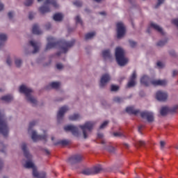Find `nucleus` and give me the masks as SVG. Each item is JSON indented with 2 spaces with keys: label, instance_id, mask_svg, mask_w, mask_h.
<instances>
[{
  "label": "nucleus",
  "instance_id": "obj_1",
  "mask_svg": "<svg viewBox=\"0 0 178 178\" xmlns=\"http://www.w3.org/2000/svg\"><path fill=\"white\" fill-rule=\"evenodd\" d=\"M47 44L45 48V51H48V49H52V48H56V47H60V49L63 54H66L67 51H69V48H72L73 45H74V42L76 41L72 40L70 42H67L66 40H60L56 42L55 38L52 36H49L47 38Z\"/></svg>",
  "mask_w": 178,
  "mask_h": 178
},
{
  "label": "nucleus",
  "instance_id": "obj_2",
  "mask_svg": "<svg viewBox=\"0 0 178 178\" xmlns=\"http://www.w3.org/2000/svg\"><path fill=\"white\" fill-rule=\"evenodd\" d=\"M140 83L141 84H143V86H145V87H148V86H149V83H151L152 86H166V84H168L166 80L154 79L151 81L149 77L147 75H144L141 77Z\"/></svg>",
  "mask_w": 178,
  "mask_h": 178
},
{
  "label": "nucleus",
  "instance_id": "obj_3",
  "mask_svg": "<svg viewBox=\"0 0 178 178\" xmlns=\"http://www.w3.org/2000/svg\"><path fill=\"white\" fill-rule=\"evenodd\" d=\"M115 59L120 66H124L129 62V60L124 57V50L121 47L115 49Z\"/></svg>",
  "mask_w": 178,
  "mask_h": 178
},
{
  "label": "nucleus",
  "instance_id": "obj_4",
  "mask_svg": "<svg viewBox=\"0 0 178 178\" xmlns=\"http://www.w3.org/2000/svg\"><path fill=\"white\" fill-rule=\"evenodd\" d=\"M19 92L26 95L29 102L33 105H37V99L31 96V92H33V90H31V88H29L26 86L22 85L19 87Z\"/></svg>",
  "mask_w": 178,
  "mask_h": 178
},
{
  "label": "nucleus",
  "instance_id": "obj_5",
  "mask_svg": "<svg viewBox=\"0 0 178 178\" xmlns=\"http://www.w3.org/2000/svg\"><path fill=\"white\" fill-rule=\"evenodd\" d=\"M24 168H26V169H33V177H37V178H46L47 177V174L44 172H38L37 170V167L34 165V163L28 161L26 162V163L24 165Z\"/></svg>",
  "mask_w": 178,
  "mask_h": 178
},
{
  "label": "nucleus",
  "instance_id": "obj_6",
  "mask_svg": "<svg viewBox=\"0 0 178 178\" xmlns=\"http://www.w3.org/2000/svg\"><path fill=\"white\" fill-rule=\"evenodd\" d=\"M52 5L54 8H59V5L56 3V1L55 0H46L44 1V6H41L39 8V12L44 15V13H48V12H51V9L47 5Z\"/></svg>",
  "mask_w": 178,
  "mask_h": 178
},
{
  "label": "nucleus",
  "instance_id": "obj_7",
  "mask_svg": "<svg viewBox=\"0 0 178 178\" xmlns=\"http://www.w3.org/2000/svg\"><path fill=\"white\" fill-rule=\"evenodd\" d=\"M95 124V123H94V122H87L84 125H79L80 129H81L83 131V138L88 137V133H91Z\"/></svg>",
  "mask_w": 178,
  "mask_h": 178
},
{
  "label": "nucleus",
  "instance_id": "obj_8",
  "mask_svg": "<svg viewBox=\"0 0 178 178\" xmlns=\"http://www.w3.org/2000/svg\"><path fill=\"white\" fill-rule=\"evenodd\" d=\"M117 26V38H122L126 34V28L123 22H118Z\"/></svg>",
  "mask_w": 178,
  "mask_h": 178
},
{
  "label": "nucleus",
  "instance_id": "obj_9",
  "mask_svg": "<svg viewBox=\"0 0 178 178\" xmlns=\"http://www.w3.org/2000/svg\"><path fill=\"white\" fill-rule=\"evenodd\" d=\"M84 159V157L81 154H75L72 156L67 159V163L70 165H74V163H79Z\"/></svg>",
  "mask_w": 178,
  "mask_h": 178
},
{
  "label": "nucleus",
  "instance_id": "obj_10",
  "mask_svg": "<svg viewBox=\"0 0 178 178\" xmlns=\"http://www.w3.org/2000/svg\"><path fill=\"white\" fill-rule=\"evenodd\" d=\"M177 109H178V106H175L171 108L164 106L161 108L160 111V114L161 115V116H166L168 112H170V113H176V111H177Z\"/></svg>",
  "mask_w": 178,
  "mask_h": 178
},
{
  "label": "nucleus",
  "instance_id": "obj_11",
  "mask_svg": "<svg viewBox=\"0 0 178 178\" xmlns=\"http://www.w3.org/2000/svg\"><path fill=\"white\" fill-rule=\"evenodd\" d=\"M31 138L34 142L39 141L40 140L41 141L47 143V135H37V132L35 131H32Z\"/></svg>",
  "mask_w": 178,
  "mask_h": 178
},
{
  "label": "nucleus",
  "instance_id": "obj_12",
  "mask_svg": "<svg viewBox=\"0 0 178 178\" xmlns=\"http://www.w3.org/2000/svg\"><path fill=\"white\" fill-rule=\"evenodd\" d=\"M67 111H69V107H67V106H64L60 108L57 113V120L58 123L60 122L62 119H63V116H65V113H66Z\"/></svg>",
  "mask_w": 178,
  "mask_h": 178
},
{
  "label": "nucleus",
  "instance_id": "obj_13",
  "mask_svg": "<svg viewBox=\"0 0 178 178\" xmlns=\"http://www.w3.org/2000/svg\"><path fill=\"white\" fill-rule=\"evenodd\" d=\"M156 98L157 101H160V102H165L166 99H168V93L159 90L156 93Z\"/></svg>",
  "mask_w": 178,
  "mask_h": 178
},
{
  "label": "nucleus",
  "instance_id": "obj_14",
  "mask_svg": "<svg viewBox=\"0 0 178 178\" xmlns=\"http://www.w3.org/2000/svg\"><path fill=\"white\" fill-rule=\"evenodd\" d=\"M64 130L65 131H71L76 137L79 136V128L74 125H67L64 127Z\"/></svg>",
  "mask_w": 178,
  "mask_h": 178
},
{
  "label": "nucleus",
  "instance_id": "obj_15",
  "mask_svg": "<svg viewBox=\"0 0 178 178\" xmlns=\"http://www.w3.org/2000/svg\"><path fill=\"white\" fill-rule=\"evenodd\" d=\"M141 118L143 119H147V122L149 123H151L154 122V113L149 112V111H143L140 113Z\"/></svg>",
  "mask_w": 178,
  "mask_h": 178
},
{
  "label": "nucleus",
  "instance_id": "obj_16",
  "mask_svg": "<svg viewBox=\"0 0 178 178\" xmlns=\"http://www.w3.org/2000/svg\"><path fill=\"white\" fill-rule=\"evenodd\" d=\"M110 81H111V76H109L108 74H103L100 79L99 87L101 88L105 87V86H106V83H108Z\"/></svg>",
  "mask_w": 178,
  "mask_h": 178
},
{
  "label": "nucleus",
  "instance_id": "obj_17",
  "mask_svg": "<svg viewBox=\"0 0 178 178\" xmlns=\"http://www.w3.org/2000/svg\"><path fill=\"white\" fill-rule=\"evenodd\" d=\"M151 28L156 30V31L160 33V34H161L162 35L165 34V33L163 32V29H162V28H161V26H159L158 24L154 23L150 24V27L147 29V33H151Z\"/></svg>",
  "mask_w": 178,
  "mask_h": 178
},
{
  "label": "nucleus",
  "instance_id": "obj_18",
  "mask_svg": "<svg viewBox=\"0 0 178 178\" xmlns=\"http://www.w3.org/2000/svg\"><path fill=\"white\" fill-rule=\"evenodd\" d=\"M22 149L24 152L25 158L30 161L31 158H33V156H31V154H30V152H29V150L27 149V145H26V143H22Z\"/></svg>",
  "mask_w": 178,
  "mask_h": 178
},
{
  "label": "nucleus",
  "instance_id": "obj_19",
  "mask_svg": "<svg viewBox=\"0 0 178 178\" xmlns=\"http://www.w3.org/2000/svg\"><path fill=\"white\" fill-rule=\"evenodd\" d=\"M137 77V73L136 71H134L132 75L131 76L130 80L127 84V86L130 88V87H134L136 86V79Z\"/></svg>",
  "mask_w": 178,
  "mask_h": 178
},
{
  "label": "nucleus",
  "instance_id": "obj_20",
  "mask_svg": "<svg viewBox=\"0 0 178 178\" xmlns=\"http://www.w3.org/2000/svg\"><path fill=\"white\" fill-rule=\"evenodd\" d=\"M33 34H35L36 35H40V34H42V31L38 26V24H35L32 28Z\"/></svg>",
  "mask_w": 178,
  "mask_h": 178
},
{
  "label": "nucleus",
  "instance_id": "obj_21",
  "mask_svg": "<svg viewBox=\"0 0 178 178\" xmlns=\"http://www.w3.org/2000/svg\"><path fill=\"white\" fill-rule=\"evenodd\" d=\"M127 113L129 115H138L140 110H135L134 106H129L126 108Z\"/></svg>",
  "mask_w": 178,
  "mask_h": 178
},
{
  "label": "nucleus",
  "instance_id": "obj_22",
  "mask_svg": "<svg viewBox=\"0 0 178 178\" xmlns=\"http://www.w3.org/2000/svg\"><path fill=\"white\" fill-rule=\"evenodd\" d=\"M92 172L93 175H98L102 172V167L101 165H96L92 168Z\"/></svg>",
  "mask_w": 178,
  "mask_h": 178
},
{
  "label": "nucleus",
  "instance_id": "obj_23",
  "mask_svg": "<svg viewBox=\"0 0 178 178\" xmlns=\"http://www.w3.org/2000/svg\"><path fill=\"white\" fill-rule=\"evenodd\" d=\"M102 57L104 59H111V50L109 49H106L102 51Z\"/></svg>",
  "mask_w": 178,
  "mask_h": 178
},
{
  "label": "nucleus",
  "instance_id": "obj_24",
  "mask_svg": "<svg viewBox=\"0 0 178 178\" xmlns=\"http://www.w3.org/2000/svg\"><path fill=\"white\" fill-rule=\"evenodd\" d=\"M53 19L55 22H62L63 20V15L62 13H56Z\"/></svg>",
  "mask_w": 178,
  "mask_h": 178
},
{
  "label": "nucleus",
  "instance_id": "obj_25",
  "mask_svg": "<svg viewBox=\"0 0 178 178\" xmlns=\"http://www.w3.org/2000/svg\"><path fill=\"white\" fill-rule=\"evenodd\" d=\"M1 101H4V102H11L13 101V96L10 95H7L1 97Z\"/></svg>",
  "mask_w": 178,
  "mask_h": 178
},
{
  "label": "nucleus",
  "instance_id": "obj_26",
  "mask_svg": "<svg viewBox=\"0 0 178 178\" xmlns=\"http://www.w3.org/2000/svg\"><path fill=\"white\" fill-rule=\"evenodd\" d=\"M29 44L34 49L33 54H37V52H38V51L40 49V48L38 47V44L37 43L34 42V41H33V40H31L29 42Z\"/></svg>",
  "mask_w": 178,
  "mask_h": 178
},
{
  "label": "nucleus",
  "instance_id": "obj_27",
  "mask_svg": "<svg viewBox=\"0 0 178 178\" xmlns=\"http://www.w3.org/2000/svg\"><path fill=\"white\" fill-rule=\"evenodd\" d=\"M82 175H85L86 176H90L92 174V168H86L81 172Z\"/></svg>",
  "mask_w": 178,
  "mask_h": 178
},
{
  "label": "nucleus",
  "instance_id": "obj_28",
  "mask_svg": "<svg viewBox=\"0 0 178 178\" xmlns=\"http://www.w3.org/2000/svg\"><path fill=\"white\" fill-rule=\"evenodd\" d=\"M50 87H51V88H55L56 90H58V88L60 87V82H52L50 83Z\"/></svg>",
  "mask_w": 178,
  "mask_h": 178
},
{
  "label": "nucleus",
  "instance_id": "obj_29",
  "mask_svg": "<svg viewBox=\"0 0 178 178\" xmlns=\"http://www.w3.org/2000/svg\"><path fill=\"white\" fill-rule=\"evenodd\" d=\"M95 35V32L88 33L85 35L86 40H91Z\"/></svg>",
  "mask_w": 178,
  "mask_h": 178
},
{
  "label": "nucleus",
  "instance_id": "obj_30",
  "mask_svg": "<svg viewBox=\"0 0 178 178\" xmlns=\"http://www.w3.org/2000/svg\"><path fill=\"white\" fill-rule=\"evenodd\" d=\"M70 120H79L80 119V115L79 114H74L69 117Z\"/></svg>",
  "mask_w": 178,
  "mask_h": 178
},
{
  "label": "nucleus",
  "instance_id": "obj_31",
  "mask_svg": "<svg viewBox=\"0 0 178 178\" xmlns=\"http://www.w3.org/2000/svg\"><path fill=\"white\" fill-rule=\"evenodd\" d=\"M113 136L114 137H121L122 138H124L126 137V136L124 135V134L122 133V132H115L113 133Z\"/></svg>",
  "mask_w": 178,
  "mask_h": 178
},
{
  "label": "nucleus",
  "instance_id": "obj_32",
  "mask_svg": "<svg viewBox=\"0 0 178 178\" xmlns=\"http://www.w3.org/2000/svg\"><path fill=\"white\" fill-rule=\"evenodd\" d=\"M75 21H76V24H81V26H83V21L81 20V18H80V16L77 15L75 17Z\"/></svg>",
  "mask_w": 178,
  "mask_h": 178
},
{
  "label": "nucleus",
  "instance_id": "obj_33",
  "mask_svg": "<svg viewBox=\"0 0 178 178\" xmlns=\"http://www.w3.org/2000/svg\"><path fill=\"white\" fill-rule=\"evenodd\" d=\"M36 123H37V122H35V121H32L29 123V127L28 129L29 133H30V131H31V129H33V127H34V126H35Z\"/></svg>",
  "mask_w": 178,
  "mask_h": 178
},
{
  "label": "nucleus",
  "instance_id": "obj_34",
  "mask_svg": "<svg viewBox=\"0 0 178 178\" xmlns=\"http://www.w3.org/2000/svg\"><path fill=\"white\" fill-rule=\"evenodd\" d=\"M114 102H116L117 104H120V102H123V99L120 97H115L113 98Z\"/></svg>",
  "mask_w": 178,
  "mask_h": 178
},
{
  "label": "nucleus",
  "instance_id": "obj_35",
  "mask_svg": "<svg viewBox=\"0 0 178 178\" xmlns=\"http://www.w3.org/2000/svg\"><path fill=\"white\" fill-rule=\"evenodd\" d=\"M6 40H8L6 34L0 33V41H6Z\"/></svg>",
  "mask_w": 178,
  "mask_h": 178
},
{
  "label": "nucleus",
  "instance_id": "obj_36",
  "mask_svg": "<svg viewBox=\"0 0 178 178\" xmlns=\"http://www.w3.org/2000/svg\"><path fill=\"white\" fill-rule=\"evenodd\" d=\"M33 2H34V0H26L24 5L25 6H30L31 5H33Z\"/></svg>",
  "mask_w": 178,
  "mask_h": 178
},
{
  "label": "nucleus",
  "instance_id": "obj_37",
  "mask_svg": "<svg viewBox=\"0 0 178 178\" xmlns=\"http://www.w3.org/2000/svg\"><path fill=\"white\" fill-rule=\"evenodd\" d=\"M166 42H168V40H161L159 42H157L156 45L157 47H163V45H165Z\"/></svg>",
  "mask_w": 178,
  "mask_h": 178
},
{
  "label": "nucleus",
  "instance_id": "obj_38",
  "mask_svg": "<svg viewBox=\"0 0 178 178\" xmlns=\"http://www.w3.org/2000/svg\"><path fill=\"white\" fill-rule=\"evenodd\" d=\"M138 147H144L145 145V141L144 140H139L137 142Z\"/></svg>",
  "mask_w": 178,
  "mask_h": 178
},
{
  "label": "nucleus",
  "instance_id": "obj_39",
  "mask_svg": "<svg viewBox=\"0 0 178 178\" xmlns=\"http://www.w3.org/2000/svg\"><path fill=\"white\" fill-rule=\"evenodd\" d=\"M74 5L75 6H77L78 8H80V6H82L83 3L79 0L74 2Z\"/></svg>",
  "mask_w": 178,
  "mask_h": 178
},
{
  "label": "nucleus",
  "instance_id": "obj_40",
  "mask_svg": "<svg viewBox=\"0 0 178 178\" xmlns=\"http://www.w3.org/2000/svg\"><path fill=\"white\" fill-rule=\"evenodd\" d=\"M15 65H16L17 67H20V66H22V60L16 59L15 60Z\"/></svg>",
  "mask_w": 178,
  "mask_h": 178
},
{
  "label": "nucleus",
  "instance_id": "obj_41",
  "mask_svg": "<svg viewBox=\"0 0 178 178\" xmlns=\"http://www.w3.org/2000/svg\"><path fill=\"white\" fill-rule=\"evenodd\" d=\"M108 123H109V121H104L101 125L99 129H105L106 126H108Z\"/></svg>",
  "mask_w": 178,
  "mask_h": 178
},
{
  "label": "nucleus",
  "instance_id": "obj_42",
  "mask_svg": "<svg viewBox=\"0 0 178 178\" xmlns=\"http://www.w3.org/2000/svg\"><path fill=\"white\" fill-rule=\"evenodd\" d=\"M165 2V0H158L157 4L155 6V8H159V6L162 5V3Z\"/></svg>",
  "mask_w": 178,
  "mask_h": 178
},
{
  "label": "nucleus",
  "instance_id": "obj_43",
  "mask_svg": "<svg viewBox=\"0 0 178 178\" xmlns=\"http://www.w3.org/2000/svg\"><path fill=\"white\" fill-rule=\"evenodd\" d=\"M119 90V86L112 85L111 86V91H118Z\"/></svg>",
  "mask_w": 178,
  "mask_h": 178
},
{
  "label": "nucleus",
  "instance_id": "obj_44",
  "mask_svg": "<svg viewBox=\"0 0 178 178\" xmlns=\"http://www.w3.org/2000/svg\"><path fill=\"white\" fill-rule=\"evenodd\" d=\"M129 44L131 47V48H134L137 45V42L133 41V40H129Z\"/></svg>",
  "mask_w": 178,
  "mask_h": 178
},
{
  "label": "nucleus",
  "instance_id": "obj_45",
  "mask_svg": "<svg viewBox=\"0 0 178 178\" xmlns=\"http://www.w3.org/2000/svg\"><path fill=\"white\" fill-rule=\"evenodd\" d=\"M59 144H61V145H67V144H69V141L66 140H60Z\"/></svg>",
  "mask_w": 178,
  "mask_h": 178
},
{
  "label": "nucleus",
  "instance_id": "obj_46",
  "mask_svg": "<svg viewBox=\"0 0 178 178\" xmlns=\"http://www.w3.org/2000/svg\"><path fill=\"white\" fill-rule=\"evenodd\" d=\"M56 68L58 69V70H60V69H63V65L58 63L56 64Z\"/></svg>",
  "mask_w": 178,
  "mask_h": 178
},
{
  "label": "nucleus",
  "instance_id": "obj_47",
  "mask_svg": "<svg viewBox=\"0 0 178 178\" xmlns=\"http://www.w3.org/2000/svg\"><path fill=\"white\" fill-rule=\"evenodd\" d=\"M29 19L30 20H33V19H34V13H30L29 15Z\"/></svg>",
  "mask_w": 178,
  "mask_h": 178
},
{
  "label": "nucleus",
  "instance_id": "obj_48",
  "mask_svg": "<svg viewBox=\"0 0 178 178\" xmlns=\"http://www.w3.org/2000/svg\"><path fill=\"white\" fill-rule=\"evenodd\" d=\"M6 63L7 65H8V66H10V65H12V60H10V58H7Z\"/></svg>",
  "mask_w": 178,
  "mask_h": 178
},
{
  "label": "nucleus",
  "instance_id": "obj_49",
  "mask_svg": "<svg viewBox=\"0 0 178 178\" xmlns=\"http://www.w3.org/2000/svg\"><path fill=\"white\" fill-rule=\"evenodd\" d=\"M8 16L9 17V19H12V17H13V12L10 11L8 13Z\"/></svg>",
  "mask_w": 178,
  "mask_h": 178
},
{
  "label": "nucleus",
  "instance_id": "obj_50",
  "mask_svg": "<svg viewBox=\"0 0 178 178\" xmlns=\"http://www.w3.org/2000/svg\"><path fill=\"white\" fill-rule=\"evenodd\" d=\"M144 127V126L143 125H140L139 127H138V132L140 134H143V133L141 132V130H143V128Z\"/></svg>",
  "mask_w": 178,
  "mask_h": 178
},
{
  "label": "nucleus",
  "instance_id": "obj_51",
  "mask_svg": "<svg viewBox=\"0 0 178 178\" xmlns=\"http://www.w3.org/2000/svg\"><path fill=\"white\" fill-rule=\"evenodd\" d=\"M157 66L158 67H163V63H162V62H157Z\"/></svg>",
  "mask_w": 178,
  "mask_h": 178
},
{
  "label": "nucleus",
  "instance_id": "obj_52",
  "mask_svg": "<svg viewBox=\"0 0 178 178\" xmlns=\"http://www.w3.org/2000/svg\"><path fill=\"white\" fill-rule=\"evenodd\" d=\"M160 145H161V149H163V147H165V141H161L160 142Z\"/></svg>",
  "mask_w": 178,
  "mask_h": 178
},
{
  "label": "nucleus",
  "instance_id": "obj_53",
  "mask_svg": "<svg viewBox=\"0 0 178 178\" xmlns=\"http://www.w3.org/2000/svg\"><path fill=\"white\" fill-rule=\"evenodd\" d=\"M108 149L109 152H113L115 151V147H109Z\"/></svg>",
  "mask_w": 178,
  "mask_h": 178
},
{
  "label": "nucleus",
  "instance_id": "obj_54",
  "mask_svg": "<svg viewBox=\"0 0 178 178\" xmlns=\"http://www.w3.org/2000/svg\"><path fill=\"white\" fill-rule=\"evenodd\" d=\"M104 137V134H97V138H102Z\"/></svg>",
  "mask_w": 178,
  "mask_h": 178
},
{
  "label": "nucleus",
  "instance_id": "obj_55",
  "mask_svg": "<svg viewBox=\"0 0 178 178\" xmlns=\"http://www.w3.org/2000/svg\"><path fill=\"white\" fill-rule=\"evenodd\" d=\"M178 72L177 70H173L172 71V76L175 77V76H177Z\"/></svg>",
  "mask_w": 178,
  "mask_h": 178
},
{
  "label": "nucleus",
  "instance_id": "obj_56",
  "mask_svg": "<svg viewBox=\"0 0 178 178\" xmlns=\"http://www.w3.org/2000/svg\"><path fill=\"white\" fill-rule=\"evenodd\" d=\"M170 55H171V56H176V52H175V51H170Z\"/></svg>",
  "mask_w": 178,
  "mask_h": 178
},
{
  "label": "nucleus",
  "instance_id": "obj_57",
  "mask_svg": "<svg viewBox=\"0 0 178 178\" xmlns=\"http://www.w3.org/2000/svg\"><path fill=\"white\" fill-rule=\"evenodd\" d=\"M51 29V24L48 23L46 24V29L49 30Z\"/></svg>",
  "mask_w": 178,
  "mask_h": 178
},
{
  "label": "nucleus",
  "instance_id": "obj_58",
  "mask_svg": "<svg viewBox=\"0 0 178 178\" xmlns=\"http://www.w3.org/2000/svg\"><path fill=\"white\" fill-rule=\"evenodd\" d=\"M3 168V162L0 159V170Z\"/></svg>",
  "mask_w": 178,
  "mask_h": 178
},
{
  "label": "nucleus",
  "instance_id": "obj_59",
  "mask_svg": "<svg viewBox=\"0 0 178 178\" xmlns=\"http://www.w3.org/2000/svg\"><path fill=\"white\" fill-rule=\"evenodd\" d=\"M1 10H3V5L1 3H0V12Z\"/></svg>",
  "mask_w": 178,
  "mask_h": 178
},
{
  "label": "nucleus",
  "instance_id": "obj_60",
  "mask_svg": "<svg viewBox=\"0 0 178 178\" xmlns=\"http://www.w3.org/2000/svg\"><path fill=\"white\" fill-rule=\"evenodd\" d=\"M44 152H46L47 155H49V154H51V152H49V150H48L47 149H45Z\"/></svg>",
  "mask_w": 178,
  "mask_h": 178
},
{
  "label": "nucleus",
  "instance_id": "obj_61",
  "mask_svg": "<svg viewBox=\"0 0 178 178\" xmlns=\"http://www.w3.org/2000/svg\"><path fill=\"white\" fill-rule=\"evenodd\" d=\"M99 15H106V13H105V12H101V13H99Z\"/></svg>",
  "mask_w": 178,
  "mask_h": 178
},
{
  "label": "nucleus",
  "instance_id": "obj_62",
  "mask_svg": "<svg viewBox=\"0 0 178 178\" xmlns=\"http://www.w3.org/2000/svg\"><path fill=\"white\" fill-rule=\"evenodd\" d=\"M56 55H57V56H60V52L57 53Z\"/></svg>",
  "mask_w": 178,
  "mask_h": 178
},
{
  "label": "nucleus",
  "instance_id": "obj_63",
  "mask_svg": "<svg viewBox=\"0 0 178 178\" xmlns=\"http://www.w3.org/2000/svg\"><path fill=\"white\" fill-rule=\"evenodd\" d=\"M2 45H3V44L2 42H0V48L2 47Z\"/></svg>",
  "mask_w": 178,
  "mask_h": 178
},
{
  "label": "nucleus",
  "instance_id": "obj_64",
  "mask_svg": "<svg viewBox=\"0 0 178 178\" xmlns=\"http://www.w3.org/2000/svg\"><path fill=\"white\" fill-rule=\"evenodd\" d=\"M175 149H178V145L175 146Z\"/></svg>",
  "mask_w": 178,
  "mask_h": 178
}]
</instances>
